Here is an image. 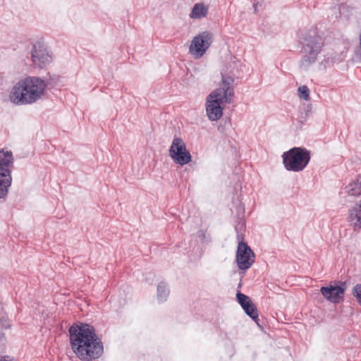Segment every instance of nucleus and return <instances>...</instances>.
Masks as SVG:
<instances>
[{"label":"nucleus","instance_id":"21","mask_svg":"<svg viewBox=\"0 0 361 361\" xmlns=\"http://www.w3.org/2000/svg\"><path fill=\"white\" fill-rule=\"evenodd\" d=\"M10 323L5 317L0 318V329H7L10 327Z\"/></svg>","mask_w":361,"mask_h":361},{"label":"nucleus","instance_id":"26","mask_svg":"<svg viewBox=\"0 0 361 361\" xmlns=\"http://www.w3.org/2000/svg\"><path fill=\"white\" fill-rule=\"evenodd\" d=\"M254 9H255V12L256 13L257 11V4L254 5Z\"/></svg>","mask_w":361,"mask_h":361},{"label":"nucleus","instance_id":"12","mask_svg":"<svg viewBox=\"0 0 361 361\" xmlns=\"http://www.w3.org/2000/svg\"><path fill=\"white\" fill-rule=\"evenodd\" d=\"M348 221L354 231L361 229V200L349 210Z\"/></svg>","mask_w":361,"mask_h":361},{"label":"nucleus","instance_id":"5","mask_svg":"<svg viewBox=\"0 0 361 361\" xmlns=\"http://www.w3.org/2000/svg\"><path fill=\"white\" fill-rule=\"evenodd\" d=\"M284 168L288 171H302L310 161V153L304 147H293L282 154Z\"/></svg>","mask_w":361,"mask_h":361},{"label":"nucleus","instance_id":"8","mask_svg":"<svg viewBox=\"0 0 361 361\" xmlns=\"http://www.w3.org/2000/svg\"><path fill=\"white\" fill-rule=\"evenodd\" d=\"M212 43V33L207 31L202 32L192 39L189 52L195 59H200L204 54Z\"/></svg>","mask_w":361,"mask_h":361},{"label":"nucleus","instance_id":"20","mask_svg":"<svg viewBox=\"0 0 361 361\" xmlns=\"http://www.w3.org/2000/svg\"><path fill=\"white\" fill-rule=\"evenodd\" d=\"M352 293L356 298L357 303L361 306V283H358L353 287Z\"/></svg>","mask_w":361,"mask_h":361},{"label":"nucleus","instance_id":"24","mask_svg":"<svg viewBox=\"0 0 361 361\" xmlns=\"http://www.w3.org/2000/svg\"><path fill=\"white\" fill-rule=\"evenodd\" d=\"M360 53H359V57L361 60V32H360Z\"/></svg>","mask_w":361,"mask_h":361},{"label":"nucleus","instance_id":"13","mask_svg":"<svg viewBox=\"0 0 361 361\" xmlns=\"http://www.w3.org/2000/svg\"><path fill=\"white\" fill-rule=\"evenodd\" d=\"M208 11V6H206L204 4H195L190 13V18L192 19H200L204 18L207 16Z\"/></svg>","mask_w":361,"mask_h":361},{"label":"nucleus","instance_id":"2","mask_svg":"<svg viewBox=\"0 0 361 361\" xmlns=\"http://www.w3.org/2000/svg\"><path fill=\"white\" fill-rule=\"evenodd\" d=\"M234 68L235 62L231 61L226 66V69H222L220 87L207 96L206 112L210 121H218L223 115L224 105L231 102V98L234 94L233 87L234 79L228 73H232Z\"/></svg>","mask_w":361,"mask_h":361},{"label":"nucleus","instance_id":"11","mask_svg":"<svg viewBox=\"0 0 361 361\" xmlns=\"http://www.w3.org/2000/svg\"><path fill=\"white\" fill-rule=\"evenodd\" d=\"M345 288V283L342 284V286L330 285L329 286L322 287L320 291L327 300L331 302L338 303L343 298Z\"/></svg>","mask_w":361,"mask_h":361},{"label":"nucleus","instance_id":"18","mask_svg":"<svg viewBox=\"0 0 361 361\" xmlns=\"http://www.w3.org/2000/svg\"><path fill=\"white\" fill-rule=\"evenodd\" d=\"M236 297L238 302L240 303L243 309L247 305L252 303L251 299L248 296L240 292H238L237 293Z\"/></svg>","mask_w":361,"mask_h":361},{"label":"nucleus","instance_id":"3","mask_svg":"<svg viewBox=\"0 0 361 361\" xmlns=\"http://www.w3.org/2000/svg\"><path fill=\"white\" fill-rule=\"evenodd\" d=\"M46 87L45 82L39 78L27 77L12 87L9 99L17 105L33 104L44 95Z\"/></svg>","mask_w":361,"mask_h":361},{"label":"nucleus","instance_id":"6","mask_svg":"<svg viewBox=\"0 0 361 361\" xmlns=\"http://www.w3.org/2000/svg\"><path fill=\"white\" fill-rule=\"evenodd\" d=\"M13 166V157L11 151L0 150V199L8 194L11 185V169Z\"/></svg>","mask_w":361,"mask_h":361},{"label":"nucleus","instance_id":"7","mask_svg":"<svg viewBox=\"0 0 361 361\" xmlns=\"http://www.w3.org/2000/svg\"><path fill=\"white\" fill-rule=\"evenodd\" d=\"M169 155L173 161L181 166L188 164L192 159L182 138L175 137L169 148Z\"/></svg>","mask_w":361,"mask_h":361},{"label":"nucleus","instance_id":"10","mask_svg":"<svg viewBox=\"0 0 361 361\" xmlns=\"http://www.w3.org/2000/svg\"><path fill=\"white\" fill-rule=\"evenodd\" d=\"M32 62L38 67L43 68L51 62L52 57L45 45L41 42L33 44L31 50Z\"/></svg>","mask_w":361,"mask_h":361},{"label":"nucleus","instance_id":"25","mask_svg":"<svg viewBox=\"0 0 361 361\" xmlns=\"http://www.w3.org/2000/svg\"><path fill=\"white\" fill-rule=\"evenodd\" d=\"M4 338V334L0 332V341H3Z\"/></svg>","mask_w":361,"mask_h":361},{"label":"nucleus","instance_id":"4","mask_svg":"<svg viewBox=\"0 0 361 361\" xmlns=\"http://www.w3.org/2000/svg\"><path fill=\"white\" fill-rule=\"evenodd\" d=\"M302 57L300 61V67L303 69L308 68L315 63L317 56L324 46V39L315 30L309 31L302 38Z\"/></svg>","mask_w":361,"mask_h":361},{"label":"nucleus","instance_id":"1","mask_svg":"<svg viewBox=\"0 0 361 361\" xmlns=\"http://www.w3.org/2000/svg\"><path fill=\"white\" fill-rule=\"evenodd\" d=\"M68 332L71 348L80 360L92 361L103 354V343L92 326L73 324Z\"/></svg>","mask_w":361,"mask_h":361},{"label":"nucleus","instance_id":"16","mask_svg":"<svg viewBox=\"0 0 361 361\" xmlns=\"http://www.w3.org/2000/svg\"><path fill=\"white\" fill-rule=\"evenodd\" d=\"M338 11L339 15H336V18H343L348 19L352 14V9L350 6L346 4H341L337 8H335Z\"/></svg>","mask_w":361,"mask_h":361},{"label":"nucleus","instance_id":"14","mask_svg":"<svg viewBox=\"0 0 361 361\" xmlns=\"http://www.w3.org/2000/svg\"><path fill=\"white\" fill-rule=\"evenodd\" d=\"M346 192L352 196H358L361 195V174L357 176L355 180L350 183L345 187Z\"/></svg>","mask_w":361,"mask_h":361},{"label":"nucleus","instance_id":"15","mask_svg":"<svg viewBox=\"0 0 361 361\" xmlns=\"http://www.w3.org/2000/svg\"><path fill=\"white\" fill-rule=\"evenodd\" d=\"M169 294V289L164 282H161L157 286V300L160 302H163L166 300V298Z\"/></svg>","mask_w":361,"mask_h":361},{"label":"nucleus","instance_id":"23","mask_svg":"<svg viewBox=\"0 0 361 361\" xmlns=\"http://www.w3.org/2000/svg\"><path fill=\"white\" fill-rule=\"evenodd\" d=\"M0 361H14L13 359L8 356H4L1 358Z\"/></svg>","mask_w":361,"mask_h":361},{"label":"nucleus","instance_id":"19","mask_svg":"<svg viewBox=\"0 0 361 361\" xmlns=\"http://www.w3.org/2000/svg\"><path fill=\"white\" fill-rule=\"evenodd\" d=\"M300 99L307 101L310 99V90L306 85L300 86L298 89Z\"/></svg>","mask_w":361,"mask_h":361},{"label":"nucleus","instance_id":"22","mask_svg":"<svg viewBox=\"0 0 361 361\" xmlns=\"http://www.w3.org/2000/svg\"><path fill=\"white\" fill-rule=\"evenodd\" d=\"M197 235L198 238H200L202 242L207 241V240L206 239L205 231H204L202 230L198 231L197 233Z\"/></svg>","mask_w":361,"mask_h":361},{"label":"nucleus","instance_id":"9","mask_svg":"<svg viewBox=\"0 0 361 361\" xmlns=\"http://www.w3.org/2000/svg\"><path fill=\"white\" fill-rule=\"evenodd\" d=\"M238 267L241 270L248 269L255 262V254L248 245L241 241L238 243L236 253Z\"/></svg>","mask_w":361,"mask_h":361},{"label":"nucleus","instance_id":"17","mask_svg":"<svg viewBox=\"0 0 361 361\" xmlns=\"http://www.w3.org/2000/svg\"><path fill=\"white\" fill-rule=\"evenodd\" d=\"M245 312L253 320L256 321L258 319V312L256 306L251 303L243 308Z\"/></svg>","mask_w":361,"mask_h":361}]
</instances>
